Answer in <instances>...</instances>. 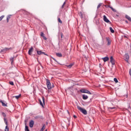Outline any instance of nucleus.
<instances>
[{"label":"nucleus","mask_w":131,"mask_h":131,"mask_svg":"<svg viewBox=\"0 0 131 131\" xmlns=\"http://www.w3.org/2000/svg\"><path fill=\"white\" fill-rule=\"evenodd\" d=\"M5 17V15H2L0 17V21H2L3 19H4V17Z\"/></svg>","instance_id":"bb28decb"},{"label":"nucleus","mask_w":131,"mask_h":131,"mask_svg":"<svg viewBox=\"0 0 131 131\" xmlns=\"http://www.w3.org/2000/svg\"><path fill=\"white\" fill-rule=\"evenodd\" d=\"M60 35H61V38H63V33H61Z\"/></svg>","instance_id":"ea45409f"},{"label":"nucleus","mask_w":131,"mask_h":131,"mask_svg":"<svg viewBox=\"0 0 131 131\" xmlns=\"http://www.w3.org/2000/svg\"><path fill=\"white\" fill-rule=\"evenodd\" d=\"M114 81H115V82H116V83H117V82H118V80H117V78H114Z\"/></svg>","instance_id":"5701e85b"},{"label":"nucleus","mask_w":131,"mask_h":131,"mask_svg":"<svg viewBox=\"0 0 131 131\" xmlns=\"http://www.w3.org/2000/svg\"><path fill=\"white\" fill-rule=\"evenodd\" d=\"M20 97H21V94H19L18 96H15V98L17 99V100H18V99H19V98H20Z\"/></svg>","instance_id":"4be33fe9"},{"label":"nucleus","mask_w":131,"mask_h":131,"mask_svg":"<svg viewBox=\"0 0 131 131\" xmlns=\"http://www.w3.org/2000/svg\"><path fill=\"white\" fill-rule=\"evenodd\" d=\"M68 113H69V112L68 111Z\"/></svg>","instance_id":"c03bdc74"},{"label":"nucleus","mask_w":131,"mask_h":131,"mask_svg":"<svg viewBox=\"0 0 131 131\" xmlns=\"http://www.w3.org/2000/svg\"><path fill=\"white\" fill-rule=\"evenodd\" d=\"M2 115H3V116L4 117H6L7 115H6V114H5V113L3 112V113H2Z\"/></svg>","instance_id":"cd10ccee"},{"label":"nucleus","mask_w":131,"mask_h":131,"mask_svg":"<svg viewBox=\"0 0 131 131\" xmlns=\"http://www.w3.org/2000/svg\"><path fill=\"white\" fill-rule=\"evenodd\" d=\"M10 84H11V85H14V82L13 81H10L9 82Z\"/></svg>","instance_id":"7c9ffc66"},{"label":"nucleus","mask_w":131,"mask_h":131,"mask_svg":"<svg viewBox=\"0 0 131 131\" xmlns=\"http://www.w3.org/2000/svg\"><path fill=\"white\" fill-rule=\"evenodd\" d=\"M77 109H78V110H79V111H80V112H82V113L84 114V115H86V114H88V112L86 111V110H85V109L84 108H81V107H80L79 105H78L77 106Z\"/></svg>","instance_id":"f03ea898"},{"label":"nucleus","mask_w":131,"mask_h":131,"mask_svg":"<svg viewBox=\"0 0 131 131\" xmlns=\"http://www.w3.org/2000/svg\"><path fill=\"white\" fill-rule=\"evenodd\" d=\"M111 62L112 65H115V61L114 60V58H113V56H111Z\"/></svg>","instance_id":"6e6552de"},{"label":"nucleus","mask_w":131,"mask_h":131,"mask_svg":"<svg viewBox=\"0 0 131 131\" xmlns=\"http://www.w3.org/2000/svg\"><path fill=\"white\" fill-rule=\"evenodd\" d=\"M109 109H115V107H109Z\"/></svg>","instance_id":"a19ab883"},{"label":"nucleus","mask_w":131,"mask_h":131,"mask_svg":"<svg viewBox=\"0 0 131 131\" xmlns=\"http://www.w3.org/2000/svg\"><path fill=\"white\" fill-rule=\"evenodd\" d=\"M32 52H33V47H31L28 51V54L30 55V56L32 55Z\"/></svg>","instance_id":"423d86ee"},{"label":"nucleus","mask_w":131,"mask_h":131,"mask_svg":"<svg viewBox=\"0 0 131 131\" xmlns=\"http://www.w3.org/2000/svg\"><path fill=\"white\" fill-rule=\"evenodd\" d=\"M46 84L47 85V88L48 90H51V89H53L54 88V84H52L51 85V82L50 81V80L46 79Z\"/></svg>","instance_id":"f257e3e1"},{"label":"nucleus","mask_w":131,"mask_h":131,"mask_svg":"<svg viewBox=\"0 0 131 131\" xmlns=\"http://www.w3.org/2000/svg\"><path fill=\"white\" fill-rule=\"evenodd\" d=\"M25 131H29V129H28V126H25Z\"/></svg>","instance_id":"a878e982"},{"label":"nucleus","mask_w":131,"mask_h":131,"mask_svg":"<svg viewBox=\"0 0 131 131\" xmlns=\"http://www.w3.org/2000/svg\"><path fill=\"white\" fill-rule=\"evenodd\" d=\"M110 30L111 32H112V33H114L115 31H114V30H113L112 27L110 28Z\"/></svg>","instance_id":"f3484780"},{"label":"nucleus","mask_w":131,"mask_h":131,"mask_svg":"<svg viewBox=\"0 0 131 131\" xmlns=\"http://www.w3.org/2000/svg\"><path fill=\"white\" fill-rule=\"evenodd\" d=\"M125 18L127 19V20H128L129 21H130V22H131V18H130V17H129V16L126 15Z\"/></svg>","instance_id":"dca6fc26"},{"label":"nucleus","mask_w":131,"mask_h":131,"mask_svg":"<svg viewBox=\"0 0 131 131\" xmlns=\"http://www.w3.org/2000/svg\"><path fill=\"white\" fill-rule=\"evenodd\" d=\"M10 61L11 62V64H13V62H14V57L10 58Z\"/></svg>","instance_id":"412c9836"},{"label":"nucleus","mask_w":131,"mask_h":131,"mask_svg":"<svg viewBox=\"0 0 131 131\" xmlns=\"http://www.w3.org/2000/svg\"><path fill=\"white\" fill-rule=\"evenodd\" d=\"M12 48H6L3 50H2L1 51V53H6V52H7V51H9V50H11Z\"/></svg>","instance_id":"39448f33"},{"label":"nucleus","mask_w":131,"mask_h":131,"mask_svg":"<svg viewBox=\"0 0 131 131\" xmlns=\"http://www.w3.org/2000/svg\"><path fill=\"white\" fill-rule=\"evenodd\" d=\"M58 21L59 22V23H62V20H61V19L60 18H58Z\"/></svg>","instance_id":"2f4dec72"},{"label":"nucleus","mask_w":131,"mask_h":131,"mask_svg":"<svg viewBox=\"0 0 131 131\" xmlns=\"http://www.w3.org/2000/svg\"><path fill=\"white\" fill-rule=\"evenodd\" d=\"M56 56L57 57H62V54L59 53H56Z\"/></svg>","instance_id":"a211bd4d"},{"label":"nucleus","mask_w":131,"mask_h":131,"mask_svg":"<svg viewBox=\"0 0 131 131\" xmlns=\"http://www.w3.org/2000/svg\"><path fill=\"white\" fill-rule=\"evenodd\" d=\"M66 2H64L61 7V8H63L64 7V6L65 5V4H66Z\"/></svg>","instance_id":"e433bc0d"},{"label":"nucleus","mask_w":131,"mask_h":131,"mask_svg":"<svg viewBox=\"0 0 131 131\" xmlns=\"http://www.w3.org/2000/svg\"><path fill=\"white\" fill-rule=\"evenodd\" d=\"M106 41H107V46H110L111 41H110V39L108 37H106Z\"/></svg>","instance_id":"ddd939ff"},{"label":"nucleus","mask_w":131,"mask_h":131,"mask_svg":"<svg viewBox=\"0 0 131 131\" xmlns=\"http://www.w3.org/2000/svg\"><path fill=\"white\" fill-rule=\"evenodd\" d=\"M124 60L128 63V59H129V55H128V54L126 53L124 56Z\"/></svg>","instance_id":"20e7f679"},{"label":"nucleus","mask_w":131,"mask_h":131,"mask_svg":"<svg viewBox=\"0 0 131 131\" xmlns=\"http://www.w3.org/2000/svg\"><path fill=\"white\" fill-rule=\"evenodd\" d=\"M42 102H43V104H45V97H42Z\"/></svg>","instance_id":"473e14b6"},{"label":"nucleus","mask_w":131,"mask_h":131,"mask_svg":"<svg viewBox=\"0 0 131 131\" xmlns=\"http://www.w3.org/2000/svg\"><path fill=\"white\" fill-rule=\"evenodd\" d=\"M5 131H9V127H8V125H6V126Z\"/></svg>","instance_id":"b1692460"},{"label":"nucleus","mask_w":131,"mask_h":131,"mask_svg":"<svg viewBox=\"0 0 131 131\" xmlns=\"http://www.w3.org/2000/svg\"><path fill=\"white\" fill-rule=\"evenodd\" d=\"M40 36H41L42 37L45 36V34L43 33V32H41Z\"/></svg>","instance_id":"c756f323"},{"label":"nucleus","mask_w":131,"mask_h":131,"mask_svg":"<svg viewBox=\"0 0 131 131\" xmlns=\"http://www.w3.org/2000/svg\"><path fill=\"white\" fill-rule=\"evenodd\" d=\"M73 117H74V118H75V119L77 118V117L76 116H75V115H74V116H73Z\"/></svg>","instance_id":"79ce46f5"},{"label":"nucleus","mask_w":131,"mask_h":131,"mask_svg":"<svg viewBox=\"0 0 131 131\" xmlns=\"http://www.w3.org/2000/svg\"><path fill=\"white\" fill-rule=\"evenodd\" d=\"M130 7H131V5H130Z\"/></svg>","instance_id":"a18cd8bd"},{"label":"nucleus","mask_w":131,"mask_h":131,"mask_svg":"<svg viewBox=\"0 0 131 131\" xmlns=\"http://www.w3.org/2000/svg\"><path fill=\"white\" fill-rule=\"evenodd\" d=\"M45 128H46V127H45V125H43V126L42 127V128H41V130L42 131V130H43Z\"/></svg>","instance_id":"72a5a7b5"},{"label":"nucleus","mask_w":131,"mask_h":131,"mask_svg":"<svg viewBox=\"0 0 131 131\" xmlns=\"http://www.w3.org/2000/svg\"><path fill=\"white\" fill-rule=\"evenodd\" d=\"M102 60H103L104 62H107V61H108V60H109V57H105L102 58Z\"/></svg>","instance_id":"f8f14e48"},{"label":"nucleus","mask_w":131,"mask_h":131,"mask_svg":"<svg viewBox=\"0 0 131 131\" xmlns=\"http://www.w3.org/2000/svg\"><path fill=\"white\" fill-rule=\"evenodd\" d=\"M111 8V10H112V11L113 12H116V10H115L114 8H113L112 7H110Z\"/></svg>","instance_id":"c85d7f7f"},{"label":"nucleus","mask_w":131,"mask_h":131,"mask_svg":"<svg viewBox=\"0 0 131 131\" xmlns=\"http://www.w3.org/2000/svg\"><path fill=\"white\" fill-rule=\"evenodd\" d=\"M39 103H40V105H41L42 107H43V104H42V102H41V100H39Z\"/></svg>","instance_id":"393cba45"},{"label":"nucleus","mask_w":131,"mask_h":131,"mask_svg":"<svg viewBox=\"0 0 131 131\" xmlns=\"http://www.w3.org/2000/svg\"><path fill=\"white\" fill-rule=\"evenodd\" d=\"M73 64H70L69 66H68V67H69V68H71L72 67Z\"/></svg>","instance_id":"f704fd0d"},{"label":"nucleus","mask_w":131,"mask_h":131,"mask_svg":"<svg viewBox=\"0 0 131 131\" xmlns=\"http://www.w3.org/2000/svg\"><path fill=\"white\" fill-rule=\"evenodd\" d=\"M126 23H128L127 21H126Z\"/></svg>","instance_id":"37998d69"},{"label":"nucleus","mask_w":131,"mask_h":131,"mask_svg":"<svg viewBox=\"0 0 131 131\" xmlns=\"http://www.w3.org/2000/svg\"><path fill=\"white\" fill-rule=\"evenodd\" d=\"M103 19L105 22H106V23H109L110 22V20L107 18V17H106V15H103Z\"/></svg>","instance_id":"9d476101"},{"label":"nucleus","mask_w":131,"mask_h":131,"mask_svg":"<svg viewBox=\"0 0 131 131\" xmlns=\"http://www.w3.org/2000/svg\"><path fill=\"white\" fill-rule=\"evenodd\" d=\"M36 52H37V55H42V54H43V55H47V54H46V53H45V52H42L41 51L37 50Z\"/></svg>","instance_id":"1a4fd4ad"},{"label":"nucleus","mask_w":131,"mask_h":131,"mask_svg":"<svg viewBox=\"0 0 131 131\" xmlns=\"http://www.w3.org/2000/svg\"><path fill=\"white\" fill-rule=\"evenodd\" d=\"M42 37L45 40H47V37H46V36H43Z\"/></svg>","instance_id":"4c0bfd02"},{"label":"nucleus","mask_w":131,"mask_h":131,"mask_svg":"<svg viewBox=\"0 0 131 131\" xmlns=\"http://www.w3.org/2000/svg\"><path fill=\"white\" fill-rule=\"evenodd\" d=\"M4 122L6 125H8V121H7V119L5 118H4Z\"/></svg>","instance_id":"aec40b11"},{"label":"nucleus","mask_w":131,"mask_h":131,"mask_svg":"<svg viewBox=\"0 0 131 131\" xmlns=\"http://www.w3.org/2000/svg\"><path fill=\"white\" fill-rule=\"evenodd\" d=\"M0 102H1V103H2V106H4V107H7V104H6L5 102H4V101L1 100Z\"/></svg>","instance_id":"4468645a"},{"label":"nucleus","mask_w":131,"mask_h":131,"mask_svg":"<svg viewBox=\"0 0 131 131\" xmlns=\"http://www.w3.org/2000/svg\"><path fill=\"white\" fill-rule=\"evenodd\" d=\"M80 92L81 93H82L83 94H88L89 95H92V93H91V92H90L89 90H85V89H81L80 90Z\"/></svg>","instance_id":"7ed1b4c3"},{"label":"nucleus","mask_w":131,"mask_h":131,"mask_svg":"<svg viewBox=\"0 0 131 131\" xmlns=\"http://www.w3.org/2000/svg\"><path fill=\"white\" fill-rule=\"evenodd\" d=\"M10 19H11V16L10 15L7 16V22H9V20H10Z\"/></svg>","instance_id":"6ab92c4d"},{"label":"nucleus","mask_w":131,"mask_h":131,"mask_svg":"<svg viewBox=\"0 0 131 131\" xmlns=\"http://www.w3.org/2000/svg\"><path fill=\"white\" fill-rule=\"evenodd\" d=\"M33 125H34V121L31 120L29 123L30 127H33Z\"/></svg>","instance_id":"0eeeda50"},{"label":"nucleus","mask_w":131,"mask_h":131,"mask_svg":"<svg viewBox=\"0 0 131 131\" xmlns=\"http://www.w3.org/2000/svg\"><path fill=\"white\" fill-rule=\"evenodd\" d=\"M102 5L101 4H99L98 6H97V9H99V8H100V7H101V6Z\"/></svg>","instance_id":"c9c22d12"},{"label":"nucleus","mask_w":131,"mask_h":131,"mask_svg":"<svg viewBox=\"0 0 131 131\" xmlns=\"http://www.w3.org/2000/svg\"><path fill=\"white\" fill-rule=\"evenodd\" d=\"M82 99L83 100H88V99H89V96H88V95H85V94H83Z\"/></svg>","instance_id":"9b49d317"},{"label":"nucleus","mask_w":131,"mask_h":131,"mask_svg":"<svg viewBox=\"0 0 131 131\" xmlns=\"http://www.w3.org/2000/svg\"><path fill=\"white\" fill-rule=\"evenodd\" d=\"M79 16H80V18H81V19H83V14H82V12H80L79 13Z\"/></svg>","instance_id":"2eb2a0df"},{"label":"nucleus","mask_w":131,"mask_h":131,"mask_svg":"<svg viewBox=\"0 0 131 131\" xmlns=\"http://www.w3.org/2000/svg\"><path fill=\"white\" fill-rule=\"evenodd\" d=\"M129 75H130V76H131V68H130V69L129 71Z\"/></svg>","instance_id":"58836bf2"}]
</instances>
